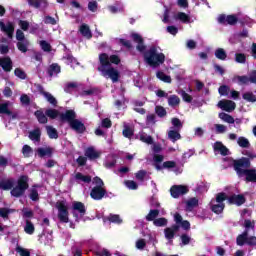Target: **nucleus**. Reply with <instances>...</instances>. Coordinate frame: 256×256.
Returning <instances> with one entry per match:
<instances>
[{
    "instance_id": "4468645a",
    "label": "nucleus",
    "mask_w": 256,
    "mask_h": 256,
    "mask_svg": "<svg viewBox=\"0 0 256 256\" xmlns=\"http://www.w3.org/2000/svg\"><path fill=\"white\" fill-rule=\"evenodd\" d=\"M218 22L222 23L223 25H235L237 23V16L235 15H220L218 17Z\"/></svg>"
},
{
    "instance_id": "412c9836",
    "label": "nucleus",
    "mask_w": 256,
    "mask_h": 256,
    "mask_svg": "<svg viewBox=\"0 0 256 256\" xmlns=\"http://www.w3.org/2000/svg\"><path fill=\"white\" fill-rule=\"evenodd\" d=\"M0 67H2L4 71H11V69H13V63L11 62V58H0Z\"/></svg>"
},
{
    "instance_id": "69168bd1",
    "label": "nucleus",
    "mask_w": 256,
    "mask_h": 256,
    "mask_svg": "<svg viewBox=\"0 0 256 256\" xmlns=\"http://www.w3.org/2000/svg\"><path fill=\"white\" fill-rule=\"evenodd\" d=\"M39 45H40L42 51H46V52L51 51V44H49L47 41L42 40L39 42Z\"/></svg>"
},
{
    "instance_id": "58836bf2",
    "label": "nucleus",
    "mask_w": 256,
    "mask_h": 256,
    "mask_svg": "<svg viewBox=\"0 0 256 256\" xmlns=\"http://www.w3.org/2000/svg\"><path fill=\"white\" fill-rule=\"evenodd\" d=\"M13 188V180H3L0 182V189L2 191H9Z\"/></svg>"
},
{
    "instance_id": "774afa93",
    "label": "nucleus",
    "mask_w": 256,
    "mask_h": 256,
    "mask_svg": "<svg viewBox=\"0 0 256 256\" xmlns=\"http://www.w3.org/2000/svg\"><path fill=\"white\" fill-rule=\"evenodd\" d=\"M16 251L19 253V255H21V256H29V255H31V253L29 252V250H27V249H25V248H23V247H20V246H18L17 248H16Z\"/></svg>"
},
{
    "instance_id": "aec40b11",
    "label": "nucleus",
    "mask_w": 256,
    "mask_h": 256,
    "mask_svg": "<svg viewBox=\"0 0 256 256\" xmlns=\"http://www.w3.org/2000/svg\"><path fill=\"white\" fill-rule=\"evenodd\" d=\"M228 202L232 205L241 206L245 203V196L243 195H232L228 198Z\"/></svg>"
},
{
    "instance_id": "9b49d317",
    "label": "nucleus",
    "mask_w": 256,
    "mask_h": 256,
    "mask_svg": "<svg viewBox=\"0 0 256 256\" xmlns=\"http://www.w3.org/2000/svg\"><path fill=\"white\" fill-rule=\"evenodd\" d=\"M251 167V162L249 161H236L234 162V169L239 175V177H243Z\"/></svg>"
},
{
    "instance_id": "bb28decb",
    "label": "nucleus",
    "mask_w": 256,
    "mask_h": 256,
    "mask_svg": "<svg viewBox=\"0 0 256 256\" xmlns=\"http://www.w3.org/2000/svg\"><path fill=\"white\" fill-rule=\"evenodd\" d=\"M242 98L247 103H255L256 102V91H246L242 94Z\"/></svg>"
},
{
    "instance_id": "2f4dec72",
    "label": "nucleus",
    "mask_w": 256,
    "mask_h": 256,
    "mask_svg": "<svg viewBox=\"0 0 256 256\" xmlns=\"http://www.w3.org/2000/svg\"><path fill=\"white\" fill-rule=\"evenodd\" d=\"M199 205V199L196 197L190 198L189 200L186 201V209L187 211H193L195 207Z\"/></svg>"
},
{
    "instance_id": "f8f14e48",
    "label": "nucleus",
    "mask_w": 256,
    "mask_h": 256,
    "mask_svg": "<svg viewBox=\"0 0 256 256\" xmlns=\"http://www.w3.org/2000/svg\"><path fill=\"white\" fill-rule=\"evenodd\" d=\"M170 193L174 199L181 197V195H186L189 193V186L186 185H174L170 189Z\"/></svg>"
},
{
    "instance_id": "4d7b16f0",
    "label": "nucleus",
    "mask_w": 256,
    "mask_h": 256,
    "mask_svg": "<svg viewBox=\"0 0 256 256\" xmlns=\"http://www.w3.org/2000/svg\"><path fill=\"white\" fill-rule=\"evenodd\" d=\"M42 95H44L45 99L50 103L51 105H57V99L51 95L49 92H43Z\"/></svg>"
},
{
    "instance_id": "39448f33",
    "label": "nucleus",
    "mask_w": 256,
    "mask_h": 256,
    "mask_svg": "<svg viewBox=\"0 0 256 256\" xmlns=\"http://www.w3.org/2000/svg\"><path fill=\"white\" fill-rule=\"evenodd\" d=\"M227 200V194L218 193L215 199L210 201V209L213 213L219 215V213H223V209H225V201Z\"/></svg>"
},
{
    "instance_id": "4be33fe9",
    "label": "nucleus",
    "mask_w": 256,
    "mask_h": 256,
    "mask_svg": "<svg viewBox=\"0 0 256 256\" xmlns=\"http://www.w3.org/2000/svg\"><path fill=\"white\" fill-rule=\"evenodd\" d=\"M36 153L38 157H51V155H53V148L51 147L38 148L36 150Z\"/></svg>"
},
{
    "instance_id": "f3484780",
    "label": "nucleus",
    "mask_w": 256,
    "mask_h": 256,
    "mask_svg": "<svg viewBox=\"0 0 256 256\" xmlns=\"http://www.w3.org/2000/svg\"><path fill=\"white\" fill-rule=\"evenodd\" d=\"M174 19H175V21H181V23H193L191 16L184 12H177L174 15Z\"/></svg>"
},
{
    "instance_id": "473e14b6",
    "label": "nucleus",
    "mask_w": 256,
    "mask_h": 256,
    "mask_svg": "<svg viewBox=\"0 0 256 256\" xmlns=\"http://www.w3.org/2000/svg\"><path fill=\"white\" fill-rule=\"evenodd\" d=\"M79 31L81 35H83V37H86V39H91V37H93V35L91 34V29H89V26L86 24H82Z\"/></svg>"
},
{
    "instance_id": "c756f323",
    "label": "nucleus",
    "mask_w": 256,
    "mask_h": 256,
    "mask_svg": "<svg viewBox=\"0 0 256 256\" xmlns=\"http://www.w3.org/2000/svg\"><path fill=\"white\" fill-rule=\"evenodd\" d=\"M29 139L34 141V143H39L41 141V130L36 128L35 130L29 133Z\"/></svg>"
},
{
    "instance_id": "0e129e2a",
    "label": "nucleus",
    "mask_w": 256,
    "mask_h": 256,
    "mask_svg": "<svg viewBox=\"0 0 256 256\" xmlns=\"http://www.w3.org/2000/svg\"><path fill=\"white\" fill-rule=\"evenodd\" d=\"M22 153L24 157H29L30 155L33 154V148H31V146L29 145H24L22 148Z\"/></svg>"
},
{
    "instance_id": "9d476101",
    "label": "nucleus",
    "mask_w": 256,
    "mask_h": 256,
    "mask_svg": "<svg viewBox=\"0 0 256 256\" xmlns=\"http://www.w3.org/2000/svg\"><path fill=\"white\" fill-rule=\"evenodd\" d=\"M250 245L251 247H255L256 245V237L255 236H249V233L243 232L237 237V245L243 246V245Z\"/></svg>"
},
{
    "instance_id": "7ed1b4c3",
    "label": "nucleus",
    "mask_w": 256,
    "mask_h": 256,
    "mask_svg": "<svg viewBox=\"0 0 256 256\" xmlns=\"http://www.w3.org/2000/svg\"><path fill=\"white\" fill-rule=\"evenodd\" d=\"M153 167L157 171H163V169H168L169 171H174V173H183V163L178 161H154L152 162Z\"/></svg>"
},
{
    "instance_id": "6e6552de",
    "label": "nucleus",
    "mask_w": 256,
    "mask_h": 256,
    "mask_svg": "<svg viewBox=\"0 0 256 256\" xmlns=\"http://www.w3.org/2000/svg\"><path fill=\"white\" fill-rule=\"evenodd\" d=\"M28 181L29 178L27 176H21L18 179V185L11 190V196L21 197V195L25 193V190L29 188V184H27Z\"/></svg>"
},
{
    "instance_id": "20e7f679",
    "label": "nucleus",
    "mask_w": 256,
    "mask_h": 256,
    "mask_svg": "<svg viewBox=\"0 0 256 256\" xmlns=\"http://www.w3.org/2000/svg\"><path fill=\"white\" fill-rule=\"evenodd\" d=\"M62 121H68L70 127L77 131V133H83L85 131V125L83 122L75 119V112L73 110H68L66 113L61 115Z\"/></svg>"
},
{
    "instance_id": "a19ab883",
    "label": "nucleus",
    "mask_w": 256,
    "mask_h": 256,
    "mask_svg": "<svg viewBox=\"0 0 256 256\" xmlns=\"http://www.w3.org/2000/svg\"><path fill=\"white\" fill-rule=\"evenodd\" d=\"M156 76H157V79H160V81H163V83H171V76H169L161 71H158L156 73Z\"/></svg>"
},
{
    "instance_id": "5fc2aeb1",
    "label": "nucleus",
    "mask_w": 256,
    "mask_h": 256,
    "mask_svg": "<svg viewBox=\"0 0 256 256\" xmlns=\"http://www.w3.org/2000/svg\"><path fill=\"white\" fill-rule=\"evenodd\" d=\"M214 128H215V133H217L218 135L227 133V126H225L223 124H215Z\"/></svg>"
},
{
    "instance_id": "a878e982",
    "label": "nucleus",
    "mask_w": 256,
    "mask_h": 256,
    "mask_svg": "<svg viewBox=\"0 0 256 256\" xmlns=\"http://www.w3.org/2000/svg\"><path fill=\"white\" fill-rule=\"evenodd\" d=\"M74 179L77 181V183H91V176L84 175L81 172H77L74 176Z\"/></svg>"
},
{
    "instance_id": "c9c22d12",
    "label": "nucleus",
    "mask_w": 256,
    "mask_h": 256,
    "mask_svg": "<svg viewBox=\"0 0 256 256\" xmlns=\"http://www.w3.org/2000/svg\"><path fill=\"white\" fill-rule=\"evenodd\" d=\"M219 119H221V121H224V123H229V124L235 123V119L231 115L225 112H221L219 114Z\"/></svg>"
},
{
    "instance_id": "f704fd0d",
    "label": "nucleus",
    "mask_w": 256,
    "mask_h": 256,
    "mask_svg": "<svg viewBox=\"0 0 256 256\" xmlns=\"http://www.w3.org/2000/svg\"><path fill=\"white\" fill-rule=\"evenodd\" d=\"M237 145L242 149H249L251 147V142H249V139L241 136L237 139Z\"/></svg>"
},
{
    "instance_id": "ea45409f",
    "label": "nucleus",
    "mask_w": 256,
    "mask_h": 256,
    "mask_svg": "<svg viewBox=\"0 0 256 256\" xmlns=\"http://www.w3.org/2000/svg\"><path fill=\"white\" fill-rule=\"evenodd\" d=\"M244 158L241 159V161H251L253 159H256L255 152L251 150H244L243 152Z\"/></svg>"
},
{
    "instance_id": "49530a36",
    "label": "nucleus",
    "mask_w": 256,
    "mask_h": 256,
    "mask_svg": "<svg viewBox=\"0 0 256 256\" xmlns=\"http://www.w3.org/2000/svg\"><path fill=\"white\" fill-rule=\"evenodd\" d=\"M215 57L221 61H225L227 59V52H225L223 48H218L215 51Z\"/></svg>"
},
{
    "instance_id": "a211bd4d",
    "label": "nucleus",
    "mask_w": 256,
    "mask_h": 256,
    "mask_svg": "<svg viewBox=\"0 0 256 256\" xmlns=\"http://www.w3.org/2000/svg\"><path fill=\"white\" fill-rule=\"evenodd\" d=\"M131 38L135 43H137V50L140 51V53H143L145 51V45L143 44V37L137 33H132Z\"/></svg>"
},
{
    "instance_id": "f257e3e1",
    "label": "nucleus",
    "mask_w": 256,
    "mask_h": 256,
    "mask_svg": "<svg viewBox=\"0 0 256 256\" xmlns=\"http://www.w3.org/2000/svg\"><path fill=\"white\" fill-rule=\"evenodd\" d=\"M99 61L100 66L98 67V71L101 73L103 77H106V79H111L113 83H117L119 81V70L115 68H108L111 63L114 65H119L121 63V59H119V56L112 55L109 57V55L102 53L99 55Z\"/></svg>"
},
{
    "instance_id": "de8ad7c7",
    "label": "nucleus",
    "mask_w": 256,
    "mask_h": 256,
    "mask_svg": "<svg viewBox=\"0 0 256 256\" xmlns=\"http://www.w3.org/2000/svg\"><path fill=\"white\" fill-rule=\"evenodd\" d=\"M46 131L50 139H57V137H59V135L57 134V130L52 126H46Z\"/></svg>"
},
{
    "instance_id": "8fccbe9b",
    "label": "nucleus",
    "mask_w": 256,
    "mask_h": 256,
    "mask_svg": "<svg viewBox=\"0 0 256 256\" xmlns=\"http://www.w3.org/2000/svg\"><path fill=\"white\" fill-rule=\"evenodd\" d=\"M35 116L39 121V123H43V124L47 123V116H45V113H43V111L41 110L36 111Z\"/></svg>"
},
{
    "instance_id": "09e8293b",
    "label": "nucleus",
    "mask_w": 256,
    "mask_h": 256,
    "mask_svg": "<svg viewBox=\"0 0 256 256\" xmlns=\"http://www.w3.org/2000/svg\"><path fill=\"white\" fill-rule=\"evenodd\" d=\"M234 81L236 83H239V85H249V83H250L249 77H247V76H236L234 78Z\"/></svg>"
},
{
    "instance_id": "393cba45",
    "label": "nucleus",
    "mask_w": 256,
    "mask_h": 256,
    "mask_svg": "<svg viewBox=\"0 0 256 256\" xmlns=\"http://www.w3.org/2000/svg\"><path fill=\"white\" fill-rule=\"evenodd\" d=\"M28 1V5H30V7H34L35 9H39V7H42L43 9H45L48 5L47 0H27Z\"/></svg>"
},
{
    "instance_id": "13d9d810",
    "label": "nucleus",
    "mask_w": 256,
    "mask_h": 256,
    "mask_svg": "<svg viewBox=\"0 0 256 256\" xmlns=\"http://www.w3.org/2000/svg\"><path fill=\"white\" fill-rule=\"evenodd\" d=\"M219 95L227 97L229 96V93L231 92V89L229 86H220L218 89Z\"/></svg>"
},
{
    "instance_id": "ddd939ff",
    "label": "nucleus",
    "mask_w": 256,
    "mask_h": 256,
    "mask_svg": "<svg viewBox=\"0 0 256 256\" xmlns=\"http://www.w3.org/2000/svg\"><path fill=\"white\" fill-rule=\"evenodd\" d=\"M219 109H222V111H226L227 113H231L235 111L237 104H235L232 100H220L218 102Z\"/></svg>"
},
{
    "instance_id": "3c124183",
    "label": "nucleus",
    "mask_w": 256,
    "mask_h": 256,
    "mask_svg": "<svg viewBox=\"0 0 256 256\" xmlns=\"http://www.w3.org/2000/svg\"><path fill=\"white\" fill-rule=\"evenodd\" d=\"M45 115L50 119H57V117H59V111H57L56 109H47L45 111Z\"/></svg>"
},
{
    "instance_id": "2eb2a0df",
    "label": "nucleus",
    "mask_w": 256,
    "mask_h": 256,
    "mask_svg": "<svg viewBox=\"0 0 256 256\" xmlns=\"http://www.w3.org/2000/svg\"><path fill=\"white\" fill-rule=\"evenodd\" d=\"M213 149L216 153H220V155L227 156L231 155V152L229 151V148L225 147L223 145V142H215L213 145Z\"/></svg>"
},
{
    "instance_id": "6e6d98bb",
    "label": "nucleus",
    "mask_w": 256,
    "mask_h": 256,
    "mask_svg": "<svg viewBox=\"0 0 256 256\" xmlns=\"http://www.w3.org/2000/svg\"><path fill=\"white\" fill-rule=\"evenodd\" d=\"M159 217V210H150L148 215L146 216L147 221H155Z\"/></svg>"
},
{
    "instance_id": "7c9ffc66",
    "label": "nucleus",
    "mask_w": 256,
    "mask_h": 256,
    "mask_svg": "<svg viewBox=\"0 0 256 256\" xmlns=\"http://www.w3.org/2000/svg\"><path fill=\"white\" fill-rule=\"evenodd\" d=\"M24 232L27 235H33V233H35V225L29 219H27L25 222Z\"/></svg>"
},
{
    "instance_id": "a18cd8bd",
    "label": "nucleus",
    "mask_w": 256,
    "mask_h": 256,
    "mask_svg": "<svg viewBox=\"0 0 256 256\" xmlns=\"http://www.w3.org/2000/svg\"><path fill=\"white\" fill-rule=\"evenodd\" d=\"M133 133H134L133 127L127 124H124V130H123L124 137L131 139V137H133Z\"/></svg>"
},
{
    "instance_id": "37998d69",
    "label": "nucleus",
    "mask_w": 256,
    "mask_h": 256,
    "mask_svg": "<svg viewBox=\"0 0 256 256\" xmlns=\"http://www.w3.org/2000/svg\"><path fill=\"white\" fill-rule=\"evenodd\" d=\"M17 47L22 53H27V48L29 47V40H22L18 42Z\"/></svg>"
},
{
    "instance_id": "603ef678",
    "label": "nucleus",
    "mask_w": 256,
    "mask_h": 256,
    "mask_svg": "<svg viewBox=\"0 0 256 256\" xmlns=\"http://www.w3.org/2000/svg\"><path fill=\"white\" fill-rule=\"evenodd\" d=\"M135 247L139 251H143V249H145V247H147V241H145V239H143V238H140L136 241Z\"/></svg>"
},
{
    "instance_id": "79ce46f5",
    "label": "nucleus",
    "mask_w": 256,
    "mask_h": 256,
    "mask_svg": "<svg viewBox=\"0 0 256 256\" xmlns=\"http://www.w3.org/2000/svg\"><path fill=\"white\" fill-rule=\"evenodd\" d=\"M11 103L5 102L0 104V113H3L5 115H11V110L9 109Z\"/></svg>"
},
{
    "instance_id": "dca6fc26",
    "label": "nucleus",
    "mask_w": 256,
    "mask_h": 256,
    "mask_svg": "<svg viewBox=\"0 0 256 256\" xmlns=\"http://www.w3.org/2000/svg\"><path fill=\"white\" fill-rule=\"evenodd\" d=\"M0 29L3 33H6L8 37H13V31H15V27H13V23L11 22H0Z\"/></svg>"
},
{
    "instance_id": "5701e85b",
    "label": "nucleus",
    "mask_w": 256,
    "mask_h": 256,
    "mask_svg": "<svg viewBox=\"0 0 256 256\" xmlns=\"http://www.w3.org/2000/svg\"><path fill=\"white\" fill-rule=\"evenodd\" d=\"M179 227L178 226H172L170 228H166L164 230V235L168 241H173V237H175V233H177Z\"/></svg>"
},
{
    "instance_id": "bf43d9fd",
    "label": "nucleus",
    "mask_w": 256,
    "mask_h": 256,
    "mask_svg": "<svg viewBox=\"0 0 256 256\" xmlns=\"http://www.w3.org/2000/svg\"><path fill=\"white\" fill-rule=\"evenodd\" d=\"M124 185H125V187H127V189H131L132 191H135V189H137V187H138L137 182H135L133 180L124 181Z\"/></svg>"
},
{
    "instance_id": "6ab92c4d",
    "label": "nucleus",
    "mask_w": 256,
    "mask_h": 256,
    "mask_svg": "<svg viewBox=\"0 0 256 256\" xmlns=\"http://www.w3.org/2000/svg\"><path fill=\"white\" fill-rule=\"evenodd\" d=\"M195 193H198L199 195L203 193H207L209 191V184L207 182H197L195 188H194Z\"/></svg>"
},
{
    "instance_id": "72a5a7b5",
    "label": "nucleus",
    "mask_w": 256,
    "mask_h": 256,
    "mask_svg": "<svg viewBox=\"0 0 256 256\" xmlns=\"http://www.w3.org/2000/svg\"><path fill=\"white\" fill-rule=\"evenodd\" d=\"M174 220L176 223H180L181 227L183 229H190L191 228V224L189 223V221H183V218L179 215V214H175L174 215Z\"/></svg>"
},
{
    "instance_id": "1a4fd4ad",
    "label": "nucleus",
    "mask_w": 256,
    "mask_h": 256,
    "mask_svg": "<svg viewBox=\"0 0 256 256\" xmlns=\"http://www.w3.org/2000/svg\"><path fill=\"white\" fill-rule=\"evenodd\" d=\"M85 204L81 202H73L72 204V213L76 219V221H79L83 219L86 213Z\"/></svg>"
},
{
    "instance_id": "423d86ee",
    "label": "nucleus",
    "mask_w": 256,
    "mask_h": 256,
    "mask_svg": "<svg viewBox=\"0 0 256 256\" xmlns=\"http://www.w3.org/2000/svg\"><path fill=\"white\" fill-rule=\"evenodd\" d=\"M93 184L96 185L90 192V196L95 200V201H101L103 197H105V187L103 180L99 177H95L93 179Z\"/></svg>"
},
{
    "instance_id": "052dcab7",
    "label": "nucleus",
    "mask_w": 256,
    "mask_h": 256,
    "mask_svg": "<svg viewBox=\"0 0 256 256\" xmlns=\"http://www.w3.org/2000/svg\"><path fill=\"white\" fill-rule=\"evenodd\" d=\"M245 231L244 233H249V230L255 231V224L251 220H245L244 222Z\"/></svg>"
},
{
    "instance_id": "b1692460",
    "label": "nucleus",
    "mask_w": 256,
    "mask_h": 256,
    "mask_svg": "<svg viewBox=\"0 0 256 256\" xmlns=\"http://www.w3.org/2000/svg\"><path fill=\"white\" fill-rule=\"evenodd\" d=\"M179 131L180 130L174 128H170V130L168 131V139H170L172 143H175L176 141H179V139H181V134L179 133Z\"/></svg>"
},
{
    "instance_id": "f03ea898",
    "label": "nucleus",
    "mask_w": 256,
    "mask_h": 256,
    "mask_svg": "<svg viewBox=\"0 0 256 256\" xmlns=\"http://www.w3.org/2000/svg\"><path fill=\"white\" fill-rule=\"evenodd\" d=\"M144 59L150 67H159L165 63V54L159 48L152 46L145 54Z\"/></svg>"
},
{
    "instance_id": "e2e57ef3",
    "label": "nucleus",
    "mask_w": 256,
    "mask_h": 256,
    "mask_svg": "<svg viewBox=\"0 0 256 256\" xmlns=\"http://www.w3.org/2000/svg\"><path fill=\"white\" fill-rule=\"evenodd\" d=\"M171 123L173 127H175V129L178 131H181V129L183 128V123H181V120H179L178 118H172Z\"/></svg>"
},
{
    "instance_id": "c85d7f7f",
    "label": "nucleus",
    "mask_w": 256,
    "mask_h": 256,
    "mask_svg": "<svg viewBox=\"0 0 256 256\" xmlns=\"http://www.w3.org/2000/svg\"><path fill=\"white\" fill-rule=\"evenodd\" d=\"M138 139H140L142 143H146V145H153V137L145 132H140Z\"/></svg>"
},
{
    "instance_id": "c03bdc74",
    "label": "nucleus",
    "mask_w": 256,
    "mask_h": 256,
    "mask_svg": "<svg viewBox=\"0 0 256 256\" xmlns=\"http://www.w3.org/2000/svg\"><path fill=\"white\" fill-rule=\"evenodd\" d=\"M179 103H181L179 96L172 95L168 98V105H170V107H177Z\"/></svg>"
},
{
    "instance_id": "680f3d73",
    "label": "nucleus",
    "mask_w": 256,
    "mask_h": 256,
    "mask_svg": "<svg viewBox=\"0 0 256 256\" xmlns=\"http://www.w3.org/2000/svg\"><path fill=\"white\" fill-rule=\"evenodd\" d=\"M155 227H165L167 226V219L165 218H158L153 221Z\"/></svg>"
},
{
    "instance_id": "338daca9",
    "label": "nucleus",
    "mask_w": 256,
    "mask_h": 256,
    "mask_svg": "<svg viewBox=\"0 0 256 256\" xmlns=\"http://www.w3.org/2000/svg\"><path fill=\"white\" fill-rule=\"evenodd\" d=\"M22 217L24 219H31V217H33V211H31L29 208H23Z\"/></svg>"
},
{
    "instance_id": "0eeeda50",
    "label": "nucleus",
    "mask_w": 256,
    "mask_h": 256,
    "mask_svg": "<svg viewBox=\"0 0 256 256\" xmlns=\"http://www.w3.org/2000/svg\"><path fill=\"white\" fill-rule=\"evenodd\" d=\"M56 209L58 210L57 217L60 223H69V206L67 205V202H57Z\"/></svg>"
},
{
    "instance_id": "e433bc0d",
    "label": "nucleus",
    "mask_w": 256,
    "mask_h": 256,
    "mask_svg": "<svg viewBox=\"0 0 256 256\" xmlns=\"http://www.w3.org/2000/svg\"><path fill=\"white\" fill-rule=\"evenodd\" d=\"M246 181H250L251 183H256V170L255 169H249L245 175Z\"/></svg>"
},
{
    "instance_id": "cd10ccee",
    "label": "nucleus",
    "mask_w": 256,
    "mask_h": 256,
    "mask_svg": "<svg viewBox=\"0 0 256 256\" xmlns=\"http://www.w3.org/2000/svg\"><path fill=\"white\" fill-rule=\"evenodd\" d=\"M99 155H101V153L93 147L87 148L85 151V156L88 157V159H99Z\"/></svg>"
},
{
    "instance_id": "4c0bfd02",
    "label": "nucleus",
    "mask_w": 256,
    "mask_h": 256,
    "mask_svg": "<svg viewBox=\"0 0 256 256\" xmlns=\"http://www.w3.org/2000/svg\"><path fill=\"white\" fill-rule=\"evenodd\" d=\"M48 73L50 77H55V75H59V73H61V67L57 64H52L48 69Z\"/></svg>"
},
{
    "instance_id": "864d4df0",
    "label": "nucleus",
    "mask_w": 256,
    "mask_h": 256,
    "mask_svg": "<svg viewBox=\"0 0 256 256\" xmlns=\"http://www.w3.org/2000/svg\"><path fill=\"white\" fill-rule=\"evenodd\" d=\"M108 220L110 221V223H116L117 225H121V223H123V219H121L119 215L115 214H110Z\"/></svg>"
}]
</instances>
